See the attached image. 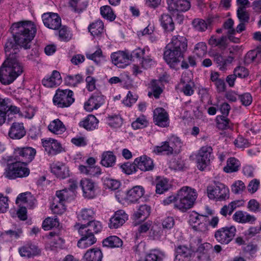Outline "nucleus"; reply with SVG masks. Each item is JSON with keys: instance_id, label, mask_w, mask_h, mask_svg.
Here are the masks:
<instances>
[{"instance_id": "f257e3e1", "label": "nucleus", "mask_w": 261, "mask_h": 261, "mask_svg": "<svg viewBox=\"0 0 261 261\" xmlns=\"http://www.w3.org/2000/svg\"><path fill=\"white\" fill-rule=\"evenodd\" d=\"M13 37L7 39L5 45L6 54L17 55L18 46L30 48L31 41L36 33V28L31 21H22L13 23L11 28Z\"/></svg>"}, {"instance_id": "f03ea898", "label": "nucleus", "mask_w": 261, "mask_h": 261, "mask_svg": "<svg viewBox=\"0 0 261 261\" xmlns=\"http://www.w3.org/2000/svg\"><path fill=\"white\" fill-rule=\"evenodd\" d=\"M188 41L184 36H173L171 41L166 45L164 58L172 68L179 69L180 62L187 51Z\"/></svg>"}, {"instance_id": "7ed1b4c3", "label": "nucleus", "mask_w": 261, "mask_h": 261, "mask_svg": "<svg viewBox=\"0 0 261 261\" xmlns=\"http://www.w3.org/2000/svg\"><path fill=\"white\" fill-rule=\"evenodd\" d=\"M17 55H10L0 68V81L5 85L12 83L23 71V64Z\"/></svg>"}, {"instance_id": "20e7f679", "label": "nucleus", "mask_w": 261, "mask_h": 261, "mask_svg": "<svg viewBox=\"0 0 261 261\" xmlns=\"http://www.w3.org/2000/svg\"><path fill=\"white\" fill-rule=\"evenodd\" d=\"M197 197L195 189L187 186L182 187L177 192L175 208L186 212L193 206Z\"/></svg>"}, {"instance_id": "39448f33", "label": "nucleus", "mask_w": 261, "mask_h": 261, "mask_svg": "<svg viewBox=\"0 0 261 261\" xmlns=\"http://www.w3.org/2000/svg\"><path fill=\"white\" fill-rule=\"evenodd\" d=\"M30 170L26 167L25 164L21 162L16 161L8 164L3 175L9 179H14L17 178L27 177L29 175Z\"/></svg>"}, {"instance_id": "423d86ee", "label": "nucleus", "mask_w": 261, "mask_h": 261, "mask_svg": "<svg viewBox=\"0 0 261 261\" xmlns=\"http://www.w3.org/2000/svg\"><path fill=\"white\" fill-rule=\"evenodd\" d=\"M207 193L210 199L216 201H224L229 197V190L224 184L216 182L214 186H209L207 188Z\"/></svg>"}, {"instance_id": "0eeeda50", "label": "nucleus", "mask_w": 261, "mask_h": 261, "mask_svg": "<svg viewBox=\"0 0 261 261\" xmlns=\"http://www.w3.org/2000/svg\"><path fill=\"white\" fill-rule=\"evenodd\" d=\"M74 101L73 92L69 89L56 90L53 98V102L58 108H67Z\"/></svg>"}, {"instance_id": "6e6552de", "label": "nucleus", "mask_w": 261, "mask_h": 261, "mask_svg": "<svg viewBox=\"0 0 261 261\" xmlns=\"http://www.w3.org/2000/svg\"><path fill=\"white\" fill-rule=\"evenodd\" d=\"M237 229L234 226L230 225L221 227L215 231V238L216 241L224 245L228 244L236 234Z\"/></svg>"}, {"instance_id": "1a4fd4ad", "label": "nucleus", "mask_w": 261, "mask_h": 261, "mask_svg": "<svg viewBox=\"0 0 261 261\" xmlns=\"http://www.w3.org/2000/svg\"><path fill=\"white\" fill-rule=\"evenodd\" d=\"M213 149L210 146L202 147L196 155V162L198 168L200 170H204L213 160Z\"/></svg>"}, {"instance_id": "9d476101", "label": "nucleus", "mask_w": 261, "mask_h": 261, "mask_svg": "<svg viewBox=\"0 0 261 261\" xmlns=\"http://www.w3.org/2000/svg\"><path fill=\"white\" fill-rule=\"evenodd\" d=\"M133 61L136 60L139 62V64L144 69L150 68L155 64V62L150 56L147 55L144 48H138L134 50L130 55Z\"/></svg>"}, {"instance_id": "9b49d317", "label": "nucleus", "mask_w": 261, "mask_h": 261, "mask_svg": "<svg viewBox=\"0 0 261 261\" xmlns=\"http://www.w3.org/2000/svg\"><path fill=\"white\" fill-rule=\"evenodd\" d=\"M41 143L45 151L49 155H56L61 152L63 150L61 143L57 140L51 138L42 139Z\"/></svg>"}, {"instance_id": "f8f14e48", "label": "nucleus", "mask_w": 261, "mask_h": 261, "mask_svg": "<svg viewBox=\"0 0 261 261\" xmlns=\"http://www.w3.org/2000/svg\"><path fill=\"white\" fill-rule=\"evenodd\" d=\"M78 230L81 238L79 240L77 246L81 249H86L96 242V239L92 232H87L85 229L79 227H75Z\"/></svg>"}, {"instance_id": "ddd939ff", "label": "nucleus", "mask_w": 261, "mask_h": 261, "mask_svg": "<svg viewBox=\"0 0 261 261\" xmlns=\"http://www.w3.org/2000/svg\"><path fill=\"white\" fill-rule=\"evenodd\" d=\"M36 150L32 147L17 148L15 149L14 153L18 158L19 162L23 164L31 162L36 154Z\"/></svg>"}, {"instance_id": "4468645a", "label": "nucleus", "mask_w": 261, "mask_h": 261, "mask_svg": "<svg viewBox=\"0 0 261 261\" xmlns=\"http://www.w3.org/2000/svg\"><path fill=\"white\" fill-rule=\"evenodd\" d=\"M42 18L44 24L50 29L58 30L61 27V19L57 13H44Z\"/></svg>"}, {"instance_id": "2eb2a0df", "label": "nucleus", "mask_w": 261, "mask_h": 261, "mask_svg": "<svg viewBox=\"0 0 261 261\" xmlns=\"http://www.w3.org/2000/svg\"><path fill=\"white\" fill-rule=\"evenodd\" d=\"M153 122L159 126L165 127L169 125V115L162 108H156L153 111Z\"/></svg>"}, {"instance_id": "dca6fc26", "label": "nucleus", "mask_w": 261, "mask_h": 261, "mask_svg": "<svg viewBox=\"0 0 261 261\" xmlns=\"http://www.w3.org/2000/svg\"><path fill=\"white\" fill-rule=\"evenodd\" d=\"M111 59L114 64L119 68H124L129 64V61L133 60L126 53L123 51H118L112 54Z\"/></svg>"}, {"instance_id": "f3484780", "label": "nucleus", "mask_w": 261, "mask_h": 261, "mask_svg": "<svg viewBox=\"0 0 261 261\" xmlns=\"http://www.w3.org/2000/svg\"><path fill=\"white\" fill-rule=\"evenodd\" d=\"M105 97L101 94H94L85 103L84 108L88 112L97 110L105 103Z\"/></svg>"}, {"instance_id": "a211bd4d", "label": "nucleus", "mask_w": 261, "mask_h": 261, "mask_svg": "<svg viewBox=\"0 0 261 261\" xmlns=\"http://www.w3.org/2000/svg\"><path fill=\"white\" fill-rule=\"evenodd\" d=\"M144 189L141 186H136L128 190L124 198L125 200L128 203H134L144 195Z\"/></svg>"}, {"instance_id": "6ab92c4d", "label": "nucleus", "mask_w": 261, "mask_h": 261, "mask_svg": "<svg viewBox=\"0 0 261 261\" xmlns=\"http://www.w3.org/2000/svg\"><path fill=\"white\" fill-rule=\"evenodd\" d=\"M191 0H169L168 2V8L169 11H187L191 7Z\"/></svg>"}, {"instance_id": "aec40b11", "label": "nucleus", "mask_w": 261, "mask_h": 261, "mask_svg": "<svg viewBox=\"0 0 261 261\" xmlns=\"http://www.w3.org/2000/svg\"><path fill=\"white\" fill-rule=\"evenodd\" d=\"M50 167L51 173L58 178L64 179L69 176L68 167L62 162L53 163Z\"/></svg>"}, {"instance_id": "412c9836", "label": "nucleus", "mask_w": 261, "mask_h": 261, "mask_svg": "<svg viewBox=\"0 0 261 261\" xmlns=\"http://www.w3.org/2000/svg\"><path fill=\"white\" fill-rule=\"evenodd\" d=\"M174 261H188L195 252V249L186 245H179L176 249Z\"/></svg>"}, {"instance_id": "4be33fe9", "label": "nucleus", "mask_w": 261, "mask_h": 261, "mask_svg": "<svg viewBox=\"0 0 261 261\" xmlns=\"http://www.w3.org/2000/svg\"><path fill=\"white\" fill-rule=\"evenodd\" d=\"M80 184L85 197L90 199L95 197V185L91 179L88 178L82 179L81 180Z\"/></svg>"}, {"instance_id": "5701e85b", "label": "nucleus", "mask_w": 261, "mask_h": 261, "mask_svg": "<svg viewBox=\"0 0 261 261\" xmlns=\"http://www.w3.org/2000/svg\"><path fill=\"white\" fill-rule=\"evenodd\" d=\"M136 167L143 171L152 170L154 167L152 160L146 155H143L136 158L134 162Z\"/></svg>"}, {"instance_id": "b1692460", "label": "nucleus", "mask_w": 261, "mask_h": 261, "mask_svg": "<svg viewBox=\"0 0 261 261\" xmlns=\"http://www.w3.org/2000/svg\"><path fill=\"white\" fill-rule=\"evenodd\" d=\"M128 219L127 215L123 210L117 211L110 219L109 224L110 228H117L122 226Z\"/></svg>"}, {"instance_id": "393cba45", "label": "nucleus", "mask_w": 261, "mask_h": 261, "mask_svg": "<svg viewBox=\"0 0 261 261\" xmlns=\"http://www.w3.org/2000/svg\"><path fill=\"white\" fill-rule=\"evenodd\" d=\"M62 82L60 73L57 70H54L51 75L46 76L42 80V85L47 88H53L59 86Z\"/></svg>"}, {"instance_id": "a878e982", "label": "nucleus", "mask_w": 261, "mask_h": 261, "mask_svg": "<svg viewBox=\"0 0 261 261\" xmlns=\"http://www.w3.org/2000/svg\"><path fill=\"white\" fill-rule=\"evenodd\" d=\"M26 134L23 123L14 122L12 124L9 131V136L13 139H20Z\"/></svg>"}, {"instance_id": "bb28decb", "label": "nucleus", "mask_w": 261, "mask_h": 261, "mask_svg": "<svg viewBox=\"0 0 261 261\" xmlns=\"http://www.w3.org/2000/svg\"><path fill=\"white\" fill-rule=\"evenodd\" d=\"M232 219L235 222L239 223H253L256 220V218L247 212L242 211H238L232 216Z\"/></svg>"}, {"instance_id": "cd10ccee", "label": "nucleus", "mask_w": 261, "mask_h": 261, "mask_svg": "<svg viewBox=\"0 0 261 261\" xmlns=\"http://www.w3.org/2000/svg\"><path fill=\"white\" fill-rule=\"evenodd\" d=\"M40 251L38 247L31 243L27 244L19 249L21 256L31 257L39 254Z\"/></svg>"}, {"instance_id": "c85d7f7f", "label": "nucleus", "mask_w": 261, "mask_h": 261, "mask_svg": "<svg viewBox=\"0 0 261 261\" xmlns=\"http://www.w3.org/2000/svg\"><path fill=\"white\" fill-rule=\"evenodd\" d=\"M103 254L98 248L88 249L83 256L84 261H102Z\"/></svg>"}, {"instance_id": "c756f323", "label": "nucleus", "mask_w": 261, "mask_h": 261, "mask_svg": "<svg viewBox=\"0 0 261 261\" xmlns=\"http://www.w3.org/2000/svg\"><path fill=\"white\" fill-rule=\"evenodd\" d=\"M75 227H79L85 229L88 232H92L93 234L100 232L102 229L101 224L98 221H90L86 224L77 223L75 225Z\"/></svg>"}, {"instance_id": "7c9ffc66", "label": "nucleus", "mask_w": 261, "mask_h": 261, "mask_svg": "<svg viewBox=\"0 0 261 261\" xmlns=\"http://www.w3.org/2000/svg\"><path fill=\"white\" fill-rule=\"evenodd\" d=\"M214 61L221 71H224L227 69V67L233 61L234 58L231 56H228L227 57H223L222 55L216 54L214 55Z\"/></svg>"}, {"instance_id": "2f4dec72", "label": "nucleus", "mask_w": 261, "mask_h": 261, "mask_svg": "<svg viewBox=\"0 0 261 261\" xmlns=\"http://www.w3.org/2000/svg\"><path fill=\"white\" fill-rule=\"evenodd\" d=\"M48 129L55 135H61L66 130L65 125L59 119L51 121L48 126Z\"/></svg>"}, {"instance_id": "473e14b6", "label": "nucleus", "mask_w": 261, "mask_h": 261, "mask_svg": "<svg viewBox=\"0 0 261 261\" xmlns=\"http://www.w3.org/2000/svg\"><path fill=\"white\" fill-rule=\"evenodd\" d=\"M98 120L93 115H89L83 120L81 121L79 124L81 126L88 130H92L97 128Z\"/></svg>"}, {"instance_id": "72a5a7b5", "label": "nucleus", "mask_w": 261, "mask_h": 261, "mask_svg": "<svg viewBox=\"0 0 261 261\" xmlns=\"http://www.w3.org/2000/svg\"><path fill=\"white\" fill-rule=\"evenodd\" d=\"M89 31L94 37H99L104 32V25L101 20H97L88 27Z\"/></svg>"}, {"instance_id": "f704fd0d", "label": "nucleus", "mask_w": 261, "mask_h": 261, "mask_svg": "<svg viewBox=\"0 0 261 261\" xmlns=\"http://www.w3.org/2000/svg\"><path fill=\"white\" fill-rule=\"evenodd\" d=\"M160 20L161 26L166 32H171L174 30V23L170 15L164 14L162 15Z\"/></svg>"}, {"instance_id": "c9c22d12", "label": "nucleus", "mask_w": 261, "mask_h": 261, "mask_svg": "<svg viewBox=\"0 0 261 261\" xmlns=\"http://www.w3.org/2000/svg\"><path fill=\"white\" fill-rule=\"evenodd\" d=\"M116 162V156L113 152L110 151H105L101 156V164L106 167H113Z\"/></svg>"}, {"instance_id": "e433bc0d", "label": "nucleus", "mask_w": 261, "mask_h": 261, "mask_svg": "<svg viewBox=\"0 0 261 261\" xmlns=\"http://www.w3.org/2000/svg\"><path fill=\"white\" fill-rule=\"evenodd\" d=\"M168 143L169 144L171 154L180 152L182 143L179 138L174 136H171L168 139Z\"/></svg>"}, {"instance_id": "4c0bfd02", "label": "nucleus", "mask_w": 261, "mask_h": 261, "mask_svg": "<svg viewBox=\"0 0 261 261\" xmlns=\"http://www.w3.org/2000/svg\"><path fill=\"white\" fill-rule=\"evenodd\" d=\"M79 169L81 173L91 176H95L101 174V169L98 166L80 165L79 167Z\"/></svg>"}, {"instance_id": "58836bf2", "label": "nucleus", "mask_w": 261, "mask_h": 261, "mask_svg": "<svg viewBox=\"0 0 261 261\" xmlns=\"http://www.w3.org/2000/svg\"><path fill=\"white\" fill-rule=\"evenodd\" d=\"M22 233L23 231L21 227L18 226L8 230L4 231L2 233V236L4 238L13 240L20 238L22 236Z\"/></svg>"}, {"instance_id": "ea45409f", "label": "nucleus", "mask_w": 261, "mask_h": 261, "mask_svg": "<svg viewBox=\"0 0 261 261\" xmlns=\"http://www.w3.org/2000/svg\"><path fill=\"white\" fill-rule=\"evenodd\" d=\"M150 213V206L146 204L142 205L134 213V216L136 220H144L149 216Z\"/></svg>"}, {"instance_id": "a19ab883", "label": "nucleus", "mask_w": 261, "mask_h": 261, "mask_svg": "<svg viewBox=\"0 0 261 261\" xmlns=\"http://www.w3.org/2000/svg\"><path fill=\"white\" fill-rule=\"evenodd\" d=\"M241 166L240 161L235 158H230L227 161V165L224 167L226 173H232L239 170Z\"/></svg>"}, {"instance_id": "79ce46f5", "label": "nucleus", "mask_w": 261, "mask_h": 261, "mask_svg": "<svg viewBox=\"0 0 261 261\" xmlns=\"http://www.w3.org/2000/svg\"><path fill=\"white\" fill-rule=\"evenodd\" d=\"M102 244L103 246L109 248L119 247L122 245V241L118 237L112 236L103 240Z\"/></svg>"}, {"instance_id": "37998d69", "label": "nucleus", "mask_w": 261, "mask_h": 261, "mask_svg": "<svg viewBox=\"0 0 261 261\" xmlns=\"http://www.w3.org/2000/svg\"><path fill=\"white\" fill-rule=\"evenodd\" d=\"M156 182V193L159 194H163L168 191L170 187L168 180L164 178L158 177Z\"/></svg>"}, {"instance_id": "c03bdc74", "label": "nucleus", "mask_w": 261, "mask_h": 261, "mask_svg": "<svg viewBox=\"0 0 261 261\" xmlns=\"http://www.w3.org/2000/svg\"><path fill=\"white\" fill-rule=\"evenodd\" d=\"M88 0H70V6L74 11L81 12L85 10L88 6Z\"/></svg>"}, {"instance_id": "a18cd8bd", "label": "nucleus", "mask_w": 261, "mask_h": 261, "mask_svg": "<svg viewBox=\"0 0 261 261\" xmlns=\"http://www.w3.org/2000/svg\"><path fill=\"white\" fill-rule=\"evenodd\" d=\"M95 213L92 208H84L77 214V218L80 221L89 222L93 218Z\"/></svg>"}, {"instance_id": "49530a36", "label": "nucleus", "mask_w": 261, "mask_h": 261, "mask_svg": "<svg viewBox=\"0 0 261 261\" xmlns=\"http://www.w3.org/2000/svg\"><path fill=\"white\" fill-rule=\"evenodd\" d=\"M83 81V77L80 74L68 75L64 78L65 84L69 86L75 87Z\"/></svg>"}, {"instance_id": "de8ad7c7", "label": "nucleus", "mask_w": 261, "mask_h": 261, "mask_svg": "<svg viewBox=\"0 0 261 261\" xmlns=\"http://www.w3.org/2000/svg\"><path fill=\"white\" fill-rule=\"evenodd\" d=\"M73 192L72 191H68V190L65 189L62 190L57 191L56 192V197L55 198V201H61L65 202L70 197L73 196Z\"/></svg>"}, {"instance_id": "09e8293b", "label": "nucleus", "mask_w": 261, "mask_h": 261, "mask_svg": "<svg viewBox=\"0 0 261 261\" xmlns=\"http://www.w3.org/2000/svg\"><path fill=\"white\" fill-rule=\"evenodd\" d=\"M100 14L103 18L110 21H113L116 16L110 6L106 5L102 6L100 9Z\"/></svg>"}, {"instance_id": "8fccbe9b", "label": "nucleus", "mask_w": 261, "mask_h": 261, "mask_svg": "<svg viewBox=\"0 0 261 261\" xmlns=\"http://www.w3.org/2000/svg\"><path fill=\"white\" fill-rule=\"evenodd\" d=\"M59 225V220L57 218L48 217L42 223V228L45 230H48L52 228L57 227Z\"/></svg>"}, {"instance_id": "3c124183", "label": "nucleus", "mask_w": 261, "mask_h": 261, "mask_svg": "<svg viewBox=\"0 0 261 261\" xmlns=\"http://www.w3.org/2000/svg\"><path fill=\"white\" fill-rule=\"evenodd\" d=\"M103 182L106 188L111 190H117L120 186V182L116 179L106 177L103 178Z\"/></svg>"}, {"instance_id": "603ef678", "label": "nucleus", "mask_w": 261, "mask_h": 261, "mask_svg": "<svg viewBox=\"0 0 261 261\" xmlns=\"http://www.w3.org/2000/svg\"><path fill=\"white\" fill-rule=\"evenodd\" d=\"M161 82L156 80H153L151 83V89L152 92L148 93V96H150L151 95H153L155 98H159L160 95L163 92L162 89L160 87Z\"/></svg>"}, {"instance_id": "864d4df0", "label": "nucleus", "mask_w": 261, "mask_h": 261, "mask_svg": "<svg viewBox=\"0 0 261 261\" xmlns=\"http://www.w3.org/2000/svg\"><path fill=\"white\" fill-rule=\"evenodd\" d=\"M227 116L219 115L217 117V125L219 129H225L230 127V122Z\"/></svg>"}, {"instance_id": "5fc2aeb1", "label": "nucleus", "mask_w": 261, "mask_h": 261, "mask_svg": "<svg viewBox=\"0 0 261 261\" xmlns=\"http://www.w3.org/2000/svg\"><path fill=\"white\" fill-rule=\"evenodd\" d=\"M59 37L61 41L67 42L71 39L72 34L66 27L63 26L59 31Z\"/></svg>"}, {"instance_id": "6e6d98bb", "label": "nucleus", "mask_w": 261, "mask_h": 261, "mask_svg": "<svg viewBox=\"0 0 261 261\" xmlns=\"http://www.w3.org/2000/svg\"><path fill=\"white\" fill-rule=\"evenodd\" d=\"M148 124V121L145 117L142 116L134 121L132 124V126L135 129H142L147 126Z\"/></svg>"}, {"instance_id": "4d7b16f0", "label": "nucleus", "mask_w": 261, "mask_h": 261, "mask_svg": "<svg viewBox=\"0 0 261 261\" xmlns=\"http://www.w3.org/2000/svg\"><path fill=\"white\" fill-rule=\"evenodd\" d=\"M194 53L199 57H202L207 53V46L204 42H201L196 44Z\"/></svg>"}, {"instance_id": "13d9d810", "label": "nucleus", "mask_w": 261, "mask_h": 261, "mask_svg": "<svg viewBox=\"0 0 261 261\" xmlns=\"http://www.w3.org/2000/svg\"><path fill=\"white\" fill-rule=\"evenodd\" d=\"M51 208L54 214L58 215L62 214L65 211L64 202L61 201H55V199H54L51 206Z\"/></svg>"}, {"instance_id": "bf43d9fd", "label": "nucleus", "mask_w": 261, "mask_h": 261, "mask_svg": "<svg viewBox=\"0 0 261 261\" xmlns=\"http://www.w3.org/2000/svg\"><path fill=\"white\" fill-rule=\"evenodd\" d=\"M154 152L156 153H163L167 155L171 154L168 140L161 143V146H156L154 148Z\"/></svg>"}, {"instance_id": "052dcab7", "label": "nucleus", "mask_w": 261, "mask_h": 261, "mask_svg": "<svg viewBox=\"0 0 261 261\" xmlns=\"http://www.w3.org/2000/svg\"><path fill=\"white\" fill-rule=\"evenodd\" d=\"M32 198L30 193H23L18 195L17 196L16 203L19 206L25 205L28 206V203L30 198Z\"/></svg>"}, {"instance_id": "680f3d73", "label": "nucleus", "mask_w": 261, "mask_h": 261, "mask_svg": "<svg viewBox=\"0 0 261 261\" xmlns=\"http://www.w3.org/2000/svg\"><path fill=\"white\" fill-rule=\"evenodd\" d=\"M86 57L88 59L94 61L97 64H99L103 60V56L101 49H97L93 54H87Z\"/></svg>"}, {"instance_id": "e2e57ef3", "label": "nucleus", "mask_w": 261, "mask_h": 261, "mask_svg": "<svg viewBox=\"0 0 261 261\" xmlns=\"http://www.w3.org/2000/svg\"><path fill=\"white\" fill-rule=\"evenodd\" d=\"M237 17L240 22H248L249 20V14L246 8H238Z\"/></svg>"}, {"instance_id": "0e129e2a", "label": "nucleus", "mask_w": 261, "mask_h": 261, "mask_svg": "<svg viewBox=\"0 0 261 261\" xmlns=\"http://www.w3.org/2000/svg\"><path fill=\"white\" fill-rule=\"evenodd\" d=\"M208 42L209 44L212 45L218 46L220 47H225L226 45V38L223 36L217 39L212 36Z\"/></svg>"}, {"instance_id": "69168bd1", "label": "nucleus", "mask_w": 261, "mask_h": 261, "mask_svg": "<svg viewBox=\"0 0 261 261\" xmlns=\"http://www.w3.org/2000/svg\"><path fill=\"white\" fill-rule=\"evenodd\" d=\"M206 216L199 215L197 213L193 212L190 215L189 223L194 228V225H196L202 219H206Z\"/></svg>"}, {"instance_id": "338daca9", "label": "nucleus", "mask_w": 261, "mask_h": 261, "mask_svg": "<svg viewBox=\"0 0 261 261\" xmlns=\"http://www.w3.org/2000/svg\"><path fill=\"white\" fill-rule=\"evenodd\" d=\"M245 185L241 180H237L231 186L232 192L235 194H240L245 189Z\"/></svg>"}, {"instance_id": "774afa93", "label": "nucleus", "mask_w": 261, "mask_h": 261, "mask_svg": "<svg viewBox=\"0 0 261 261\" xmlns=\"http://www.w3.org/2000/svg\"><path fill=\"white\" fill-rule=\"evenodd\" d=\"M193 25L194 28L198 31L203 32L207 29V24L202 19H194L193 21Z\"/></svg>"}]
</instances>
